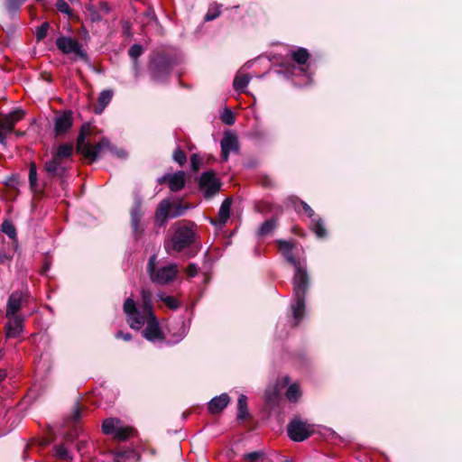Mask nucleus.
I'll list each match as a JSON object with an SVG mask.
<instances>
[{"label": "nucleus", "instance_id": "1", "mask_svg": "<svg viewBox=\"0 0 462 462\" xmlns=\"http://www.w3.org/2000/svg\"><path fill=\"white\" fill-rule=\"evenodd\" d=\"M90 134V125L88 123L83 124L80 127L76 143V152L81 154L88 163L97 161L100 153L105 149H110V142L106 137H102L95 144L87 142L86 139Z\"/></svg>", "mask_w": 462, "mask_h": 462}, {"label": "nucleus", "instance_id": "2", "mask_svg": "<svg viewBox=\"0 0 462 462\" xmlns=\"http://www.w3.org/2000/svg\"><path fill=\"white\" fill-rule=\"evenodd\" d=\"M196 225L191 221L181 220L175 223L173 234L169 244L165 243V248L170 252L171 248L175 252H181L189 248L196 241Z\"/></svg>", "mask_w": 462, "mask_h": 462}, {"label": "nucleus", "instance_id": "3", "mask_svg": "<svg viewBox=\"0 0 462 462\" xmlns=\"http://www.w3.org/2000/svg\"><path fill=\"white\" fill-rule=\"evenodd\" d=\"M174 67L173 57L165 51H154L151 56L148 69L156 82H165L171 77Z\"/></svg>", "mask_w": 462, "mask_h": 462}, {"label": "nucleus", "instance_id": "4", "mask_svg": "<svg viewBox=\"0 0 462 462\" xmlns=\"http://www.w3.org/2000/svg\"><path fill=\"white\" fill-rule=\"evenodd\" d=\"M197 183L199 190L207 200L213 199L222 187L221 180L217 177V172L213 170L202 172L198 178Z\"/></svg>", "mask_w": 462, "mask_h": 462}, {"label": "nucleus", "instance_id": "5", "mask_svg": "<svg viewBox=\"0 0 462 462\" xmlns=\"http://www.w3.org/2000/svg\"><path fill=\"white\" fill-rule=\"evenodd\" d=\"M57 48L64 54H75V58H79L85 63H89L90 60L87 51L83 49L82 44L74 38L67 36H60L56 40Z\"/></svg>", "mask_w": 462, "mask_h": 462}, {"label": "nucleus", "instance_id": "6", "mask_svg": "<svg viewBox=\"0 0 462 462\" xmlns=\"http://www.w3.org/2000/svg\"><path fill=\"white\" fill-rule=\"evenodd\" d=\"M24 111L15 108L8 114L0 113V143L6 144L7 134L13 133L14 125L24 116Z\"/></svg>", "mask_w": 462, "mask_h": 462}, {"label": "nucleus", "instance_id": "7", "mask_svg": "<svg viewBox=\"0 0 462 462\" xmlns=\"http://www.w3.org/2000/svg\"><path fill=\"white\" fill-rule=\"evenodd\" d=\"M287 433L291 440L301 442L310 438L314 433V430L311 425L295 418L287 425Z\"/></svg>", "mask_w": 462, "mask_h": 462}, {"label": "nucleus", "instance_id": "8", "mask_svg": "<svg viewBox=\"0 0 462 462\" xmlns=\"http://www.w3.org/2000/svg\"><path fill=\"white\" fill-rule=\"evenodd\" d=\"M310 286V279L307 272L306 264L297 266V268L294 269L292 277L293 296L306 297Z\"/></svg>", "mask_w": 462, "mask_h": 462}, {"label": "nucleus", "instance_id": "9", "mask_svg": "<svg viewBox=\"0 0 462 462\" xmlns=\"http://www.w3.org/2000/svg\"><path fill=\"white\" fill-rule=\"evenodd\" d=\"M146 327L143 330V337L150 341H163L165 339L164 333L160 327L159 320L155 315L145 318Z\"/></svg>", "mask_w": 462, "mask_h": 462}, {"label": "nucleus", "instance_id": "10", "mask_svg": "<svg viewBox=\"0 0 462 462\" xmlns=\"http://www.w3.org/2000/svg\"><path fill=\"white\" fill-rule=\"evenodd\" d=\"M123 310L126 315L130 317L128 324L133 329H140L145 323L144 315L137 310L135 302L133 299L128 298L125 300Z\"/></svg>", "mask_w": 462, "mask_h": 462}, {"label": "nucleus", "instance_id": "11", "mask_svg": "<svg viewBox=\"0 0 462 462\" xmlns=\"http://www.w3.org/2000/svg\"><path fill=\"white\" fill-rule=\"evenodd\" d=\"M178 272L177 264H169L159 268L152 274L151 280L159 284H168L175 280Z\"/></svg>", "mask_w": 462, "mask_h": 462}, {"label": "nucleus", "instance_id": "12", "mask_svg": "<svg viewBox=\"0 0 462 462\" xmlns=\"http://www.w3.org/2000/svg\"><path fill=\"white\" fill-rule=\"evenodd\" d=\"M221 145V158L226 162L229 157L230 152H237L239 151V142L237 136L231 131H226L224 134L220 142Z\"/></svg>", "mask_w": 462, "mask_h": 462}, {"label": "nucleus", "instance_id": "13", "mask_svg": "<svg viewBox=\"0 0 462 462\" xmlns=\"http://www.w3.org/2000/svg\"><path fill=\"white\" fill-rule=\"evenodd\" d=\"M73 125V114L71 110H65L61 115L55 118L54 134L55 136H63L71 129Z\"/></svg>", "mask_w": 462, "mask_h": 462}, {"label": "nucleus", "instance_id": "14", "mask_svg": "<svg viewBox=\"0 0 462 462\" xmlns=\"http://www.w3.org/2000/svg\"><path fill=\"white\" fill-rule=\"evenodd\" d=\"M43 168L50 179L59 177L61 179V183L63 184L62 178L68 171V168L63 162L51 156V160L45 162Z\"/></svg>", "mask_w": 462, "mask_h": 462}, {"label": "nucleus", "instance_id": "15", "mask_svg": "<svg viewBox=\"0 0 462 462\" xmlns=\"http://www.w3.org/2000/svg\"><path fill=\"white\" fill-rule=\"evenodd\" d=\"M171 202L169 200L163 199L159 203L154 215L155 222L159 226H164L168 218L171 217Z\"/></svg>", "mask_w": 462, "mask_h": 462}, {"label": "nucleus", "instance_id": "16", "mask_svg": "<svg viewBox=\"0 0 462 462\" xmlns=\"http://www.w3.org/2000/svg\"><path fill=\"white\" fill-rule=\"evenodd\" d=\"M115 462H139L141 455L134 448L111 450Z\"/></svg>", "mask_w": 462, "mask_h": 462}, {"label": "nucleus", "instance_id": "17", "mask_svg": "<svg viewBox=\"0 0 462 462\" xmlns=\"http://www.w3.org/2000/svg\"><path fill=\"white\" fill-rule=\"evenodd\" d=\"M29 185L35 196L38 198L44 197L43 188H41L38 182L37 166L34 162L29 164Z\"/></svg>", "mask_w": 462, "mask_h": 462}, {"label": "nucleus", "instance_id": "18", "mask_svg": "<svg viewBox=\"0 0 462 462\" xmlns=\"http://www.w3.org/2000/svg\"><path fill=\"white\" fill-rule=\"evenodd\" d=\"M229 402L230 398L228 394L222 393L210 400L208 404V409L212 414L220 413L228 405Z\"/></svg>", "mask_w": 462, "mask_h": 462}, {"label": "nucleus", "instance_id": "19", "mask_svg": "<svg viewBox=\"0 0 462 462\" xmlns=\"http://www.w3.org/2000/svg\"><path fill=\"white\" fill-rule=\"evenodd\" d=\"M13 318L6 325V336L8 337H17L23 330L24 319L20 315L11 316Z\"/></svg>", "mask_w": 462, "mask_h": 462}, {"label": "nucleus", "instance_id": "20", "mask_svg": "<svg viewBox=\"0 0 462 462\" xmlns=\"http://www.w3.org/2000/svg\"><path fill=\"white\" fill-rule=\"evenodd\" d=\"M281 400L280 393L276 385L269 387L264 393V404L268 410H273L279 405Z\"/></svg>", "mask_w": 462, "mask_h": 462}, {"label": "nucleus", "instance_id": "21", "mask_svg": "<svg viewBox=\"0 0 462 462\" xmlns=\"http://www.w3.org/2000/svg\"><path fill=\"white\" fill-rule=\"evenodd\" d=\"M186 174L183 171H178L175 173L170 174L168 187L171 191L178 192L181 190L186 184Z\"/></svg>", "mask_w": 462, "mask_h": 462}, {"label": "nucleus", "instance_id": "22", "mask_svg": "<svg viewBox=\"0 0 462 462\" xmlns=\"http://www.w3.org/2000/svg\"><path fill=\"white\" fill-rule=\"evenodd\" d=\"M74 146L70 143L60 144L56 151L52 152V156L57 160L64 162L67 160H72Z\"/></svg>", "mask_w": 462, "mask_h": 462}, {"label": "nucleus", "instance_id": "23", "mask_svg": "<svg viewBox=\"0 0 462 462\" xmlns=\"http://www.w3.org/2000/svg\"><path fill=\"white\" fill-rule=\"evenodd\" d=\"M22 307V296L18 292H13L7 300L6 317L15 316Z\"/></svg>", "mask_w": 462, "mask_h": 462}, {"label": "nucleus", "instance_id": "24", "mask_svg": "<svg viewBox=\"0 0 462 462\" xmlns=\"http://www.w3.org/2000/svg\"><path fill=\"white\" fill-rule=\"evenodd\" d=\"M305 298L304 296H294V304H292L291 310L293 319H295V326L299 324L304 316L306 308Z\"/></svg>", "mask_w": 462, "mask_h": 462}, {"label": "nucleus", "instance_id": "25", "mask_svg": "<svg viewBox=\"0 0 462 462\" xmlns=\"http://www.w3.org/2000/svg\"><path fill=\"white\" fill-rule=\"evenodd\" d=\"M143 214L142 198L136 195L130 209V221H142Z\"/></svg>", "mask_w": 462, "mask_h": 462}, {"label": "nucleus", "instance_id": "26", "mask_svg": "<svg viewBox=\"0 0 462 462\" xmlns=\"http://www.w3.org/2000/svg\"><path fill=\"white\" fill-rule=\"evenodd\" d=\"M136 434L137 430L134 427L120 425L113 435V439L117 441H126Z\"/></svg>", "mask_w": 462, "mask_h": 462}, {"label": "nucleus", "instance_id": "27", "mask_svg": "<svg viewBox=\"0 0 462 462\" xmlns=\"http://www.w3.org/2000/svg\"><path fill=\"white\" fill-rule=\"evenodd\" d=\"M310 229L318 238L324 239L328 236V230L320 217H316L310 221Z\"/></svg>", "mask_w": 462, "mask_h": 462}, {"label": "nucleus", "instance_id": "28", "mask_svg": "<svg viewBox=\"0 0 462 462\" xmlns=\"http://www.w3.org/2000/svg\"><path fill=\"white\" fill-rule=\"evenodd\" d=\"M152 292L148 290H142L143 314L144 318L155 315L152 310Z\"/></svg>", "mask_w": 462, "mask_h": 462}, {"label": "nucleus", "instance_id": "29", "mask_svg": "<svg viewBox=\"0 0 462 462\" xmlns=\"http://www.w3.org/2000/svg\"><path fill=\"white\" fill-rule=\"evenodd\" d=\"M291 60L300 66L306 65L310 58V54L307 49L299 47L291 52Z\"/></svg>", "mask_w": 462, "mask_h": 462}, {"label": "nucleus", "instance_id": "30", "mask_svg": "<svg viewBox=\"0 0 462 462\" xmlns=\"http://www.w3.org/2000/svg\"><path fill=\"white\" fill-rule=\"evenodd\" d=\"M113 97V91L110 89L103 90L97 98V106L95 108L97 114H101L105 107L110 103Z\"/></svg>", "mask_w": 462, "mask_h": 462}, {"label": "nucleus", "instance_id": "31", "mask_svg": "<svg viewBox=\"0 0 462 462\" xmlns=\"http://www.w3.org/2000/svg\"><path fill=\"white\" fill-rule=\"evenodd\" d=\"M120 425L121 420L119 419L107 418L102 423V431L106 435H114Z\"/></svg>", "mask_w": 462, "mask_h": 462}, {"label": "nucleus", "instance_id": "32", "mask_svg": "<svg viewBox=\"0 0 462 462\" xmlns=\"http://www.w3.org/2000/svg\"><path fill=\"white\" fill-rule=\"evenodd\" d=\"M249 416L247 397L245 394H240L237 400V420H244Z\"/></svg>", "mask_w": 462, "mask_h": 462}, {"label": "nucleus", "instance_id": "33", "mask_svg": "<svg viewBox=\"0 0 462 462\" xmlns=\"http://www.w3.org/2000/svg\"><path fill=\"white\" fill-rule=\"evenodd\" d=\"M232 199L226 198L221 204L218 211L219 223L225 224L230 217V208L232 205Z\"/></svg>", "mask_w": 462, "mask_h": 462}, {"label": "nucleus", "instance_id": "34", "mask_svg": "<svg viewBox=\"0 0 462 462\" xmlns=\"http://www.w3.org/2000/svg\"><path fill=\"white\" fill-rule=\"evenodd\" d=\"M277 226V220L275 218H270L265 220L259 227L257 234L260 236H266L270 235Z\"/></svg>", "mask_w": 462, "mask_h": 462}, {"label": "nucleus", "instance_id": "35", "mask_svg": "<svg viewBox=\"0 0 462 462\" xmlns=\"http://www.w3.org/2000/svg\"><path fill=\"white\" fill-rule=\"evenodd\" d=\"M143 48L140 44H134L131 46V48L128 50V55L133 60V66L134 69L138 70V58L143 53Z\"/></svg>", "mask_w": 462, "mask_h": 462}, {"label": "nucleus", "instance_id": "36", "mask_svg": "<svg viewBox=\"0 0 462 462\" xmlns=\"http://www.w3.org/2000/svg\"><path fill=\"white\" fill-rule=\"evenodd\" d=\"M1 231L5 233L9 238L15 240L17 236L16 228L13 222L6 218L1 225Z\"/></svg>", "mask_w": 462, "mask_h": 462}, {"label": "nucleus", "instance_id": "37", "mask_svg": "<svg viewBox=\"0 0 462 462\" xmlns=\"http://www.w3.org/2000/svg\"><path fill=\"white\" fill-rule=\"evenodd\" d=\"M249 80L247 75L236 76L233 82L234 88L236 91H243L247 87Z\"/></svg>", "mask_w": 462, "mask_h": 462}, {"label": "nucleus", "instance_id": "38", "mask_svg": "<svg viewBox=\"0 0 462 462\" xmlns=\"http://www.w3.org/2000/svg\"><path fill=\"white\" fill-rule=\"evenodd\" d=\"M26 0H5V7L9 14H17L22 6V5Z\"/></svg>", "mask_w": 462, "mask_h": 462}, {"label": "nucleus", "instance_id": "39", "mask_svg": "<svg viewBox=\"0 0 462 462\" xmlns=\"http://www.w3.org/2000/svg\"><path fill=\"white\" fill-rule=\"evenodd\" d=\"M133 236L135 241H138L143 234L144 226L142 221H130Z\"/></svg>", "mask_w": 462, "mask_h": 462}, {"label": "nucleus", "instance_id": "40", "mask_svg": "<svg viewBox=\"0 0 462 462\" xmlns=\"http://www.w3.org/2000/svg\"><path fill=\"white\" fill-rule=\"evenodd\" d=\"M160 300L171 310H176L180 308V302L173 296L159 295Z\"/></svg>", "mask_w": 462, "mask_h": 462}, {"label": "nucleus", "instance_id": "41", "mask_svg": "<svg viewBox=\"0 0 462 462\" xmlns=\"http://www.w3.org/2000/svg\"><path fill=\"white\" fill-rule=\"evenodd\" d=\"M188 208H189V205H183L180 202H179V203L171 202V217H177L182 216Z\"/></svg>", "mask_w": 462, "mask_h": 462}, {"label": "nucleus", "instance_id": "42", "mask_svg": "<svg viewBox=\"0 0 462 462\" xmlns=\"http://www.w3.org/2000/svg\"><path fill=\"white\" fill-rule=\"evenodd\" d=\"M172 159L175 162H177L180 167L186 164L187 162V154L186 152L178 147L174 150L172 154Z\"/></svg>", "mask_w": 462, "mask_h": 462}, {"label": "nucleus", "instance_id": "43", "mask_svg": "<svg viewBox=\"0 0 462 462\" xmlns=\"http://www.w3.org/2000/svg\"><path fill=\"white\" fill-rule=\"evenodd\" d=\"M221 14V9L218 5L210 6L204 17L205 22H209L217 19Z\"/></svg>", "mask_w": 462, "mask_h": 462}, {"label": "nucleus", "instance_id": "44", "mask_svg": "<svg viewBox=\"0 0 462 462\" xmlns=\"http://www.w3.org/2000/svg\"><path fill=\"white\" fill-rule=\"evenodd\" d=\"M282 254L283 255L285 260L294 267V269L297 268V266H301L304 264L295 257V255L292 253V249L285 251Z\"/></svg>", "mask_w": 462, "mask_h": 462}, {"label": "nucleus", "instance_id": "45", "mask_svg": "<svg viewBox=\"0 0 462 462\" xmlns=\"http://www.w3.org/2000/svg\"><path fill=\"white\" fill-rule=\"evenodd\" d=\"M286 397L290 401H296L300 396V388L297 384H291L286 391Z\"/></svg>", "mask_w": 462, "mask_h": 462}, {"label": "nucleus", "instance_id": "46", "mask_svg": "<svg viewBox=\"0 0 462 462\" xmlns=\"http://www.w3.org/2000/svg\"><path fill=\"white\" fill-rule=\"evenodd\" d=\"M220 119L224 124L227 125H233L236 122L234 113L229 108H225L220 116Z\"/></svg>", "mask_w": 462, "mask_h": 462}, {"label": "nucleus", "instance_id": "47", "mask_svg": "<svg viewBox=\"0 0 462 462\" xmlns=\"http://www.w3.org/2000/svg\"><path fill=\"white\" fill-rule=\"evenodd\" d=\"M50 28V23L48 22H44L42 23L41 26H39L36 30V41L41 42L42 41L48 33Z\"/></svg>", "mask_w": 462, "mask_h": 462}, {"label": "nucleus", "instance_id": "48", "mask_svg": "<svg viewBox=\"0 0 462 462\" xmlns=\"http://www.w3.org/2000/svg\"><path fill=\"white\" fill-rule=\"evenodd\" d=\"M55 6L57 10L62 14L70 15L72 13V10L69 7V4L64 0H57Z\"/></svg>", "mask_w": 462, "mask_h": 462}, {"label": "nucleus", "instance_id": "49", "mask_svg": "<svg viewBox=\"0 0 462 462\" xmlns=\"http://www.w3.org/2000/svg\"><path fill=\"white\" fill-rule=\"evenodd\" d=\"M264 453L262 451H254L244 455V459L246 462H257L260 458L263 457Z\"/></svg>", "mask_w": 462, "mask_h": 462}, {"label": "nucleus", "instance_id": "50", "mask_svg": "<svg viewBox=\"0 0 462 462\" xmlns=\"http://www.w3.org/2000/svg\"><path fill=\"white\" fill-rule=\"evenodd\" d=\"M258 182L263 188H265V189H270V188L274 187L273 181L271 179V177L268 175H265V174L259 176Z\"/></svg>", "mask_w": 462, "mask_h": 462}, {"label": "nucleus", "instance_id": "51", "mask_svg": "<svg viewBox=\"0 0 462 462\" xmlns=\"http://www.w3.org/2000/svg\"><path fill=\"white\" fill-rule=\"evenodd\" d=\"M276 244H277L278 249L281 251L282 254L285 251L293 249V247H294V245L292 243L282 240V239L277 240Z\"/></svg>", "mask_w": 462, "mask_h": 462}, {"label": "nucleus", "instance_id": "52", "mask_svg": "<svg viewBox=\"0 0 462 462\" xmlns=\"http://www.w3.org/2000/svg\"><path fill=\"white\" fill-rule=\"evenodd\" d=\"M56 456L60 460H66L69 458L68 449L63 446L60 445L56 448Z\"/></svg>", "mask_w": 462, "mask_h": 462}, {"label": "nucleus", "instance_id": "53", "mask_svg": "<svg viewBox=\"0 0 462 462\" xmlns=\"http://www.w3.org/2000/svg\"><path fill=\"white\" fill-rule=\"evenodd\" d=\"M81 416H82V408L79 406V402H78L74 407L70 420L73 422H78L81 419Z\"/></svg>", "mask_w": 462, "mask_h": 462}, {"label": "nucleus", "instance_id": "54", "mask_svg": "<svg viewBox=\"0 0 462 462\" xmlns=\"http://www.w3.org/2000/svg\"><path fill=\"white\" fill-rule=\"evenodd\" d=\"M190 163H191V170L194 172L199 171L200 168V159L199 156L197 153H193L190 156Z\"/></svg>", "mask_w": 462, "mask_h": 462}, {"label": "nucleus", "instance_id": "55", "mask_svg": "<svg viewBox=\"0 0 462 462\" xmlns=\"http://www.w3.org/2000/svg\"><path fill=\"white\" fill-rule=\"evenodd\" d=\"M300 203L304 212L309 216V217H310L311 220L313 218H315L316 217H318V215L315 213V211L310 208V206L309 204H307L303 200H300Z\"/></svg>", "mask_w": 462, "mask_h": 462}, {"label": "nucleus", "instance_id": "56", "mask_svg": "<svg viewBox=\"0 0 462 462\" xmlns=\"http://www.w3.org/2000/svg\"><path fill=\"white\" fill-rule=\"evenodd\" d=\"M143 15L147 19V23H150L152 21L158 23L157 16L155 14L154 9L152 7H149L143 14Z\"/></svg>", "mask_w": 462, "mask_h": 462}, {"label": "nucleus", "instance_id": "57", "mask_svg": "<svg viewBox=\"0 0 462 462\" xmlns=\"http://www.w3.org/2000/svg\"><path fill=\"white\" fill-rule=\"evenodd\" d=\"M255 208H256V211L264 214V213L271 211L272 205L268 202H261L255 206Z\"/></svg>", "mask_w": 462, "mask_h": 462}, {"label": "nucleus", "instance_id": "58", "mask_svg": "<svg viewBox=\"0 0 462 462\" xmlns=\"http://www.w3.org/2000/svg\"><path fill=\"white\" fill-rule=\"evenodd\" d=\"M155 259H156L155 255H152L148 261L147 271L150 274V277H152V274H153L158 270L156 268Z\"/></svg>", "mask_w": 462, "mask_h": 462}, {"label": "nucleus", "instance_id": "59", "mask_svg": "<svg viewBox=\"0 0 462 462\" xmlns=\"http://www.w3.org/2000/svg\"><path fill=\"white\" fill-rule=\"evenodd\" d=\"M115 337L116 339H123L125 341H130L132 339V335L130 333H125L122 330H119L116 333Z\"/></svg>", "mask_w": 462, "mask_h": 462}, {"label": "nucleus", "instance_id": "60", "mask_svg": "<svg viewBox=\"0 0 462 462\" xmlns=\"http://www.w3.org/2000/svg\"><path fill=\"white\" fill-rule=\"evenodd\" d=\"M198 273V267L195 263H189L187 267V274L189 277H194Z\"/></svg>", "mask_w": 462, "mask_h": 462}, {"label": "nucleus", "instance_id": "61", "mask_svg": "<svg viewBox=\"0 0 462 462\" xmlns=\"http://www.w3.org/2000/svg\"><path fill=\"white\" fill-rule=\"evenodd\" d=\"M12 256L8 254L5 250L0 249V263H5L12 260Z\"/></svg>", "mask_w": 462, "mask_h": 462}, {"label": "nucleus", "instance_id": "62", "mask_svg": "<svg viewBox=\"0 0 462 462\" xmlns=\"http://www.w3.org/2000/svg\"><path fill=\"white\" fill-rule=\"evenodd\" d=\"M98 8L100 12L106 14H109L111 11V7L107 2H100Z\"/></svg>", "mask_w": 462, "mask_h": 462}, {"label": "nucleus", "instance_id": "63", "mask_svg": "<svg viewBox=\"0 0 462 462\" xmlns=\"http://www.w3.org/2000/svg\"><path fill=\"white\" fill-rule=\"evenodd\" d=\"M50 268H51V263L46 260L42 268L41 274H46L48 273V271L50 270Z\"/></svg>", "mask_w": 462, "mask_h": 462}, {"label": "nucleus", "instance_id": "64", "mask_svg": "<svg viewBox=\"0 0 462 462\" xmlns=\"http://www.w3.org/2000/svg\"><path fill=\"white\" fill-rule=\"evenodd\" d=\"M170 174L171 173H167V174H164L162 177L159 178L158 179V183L159 184H163V183H167L169 182V179H170Z\"/></svg>", "mask_w": 462, "mask_h": 462}]
</instances>
